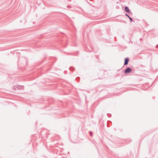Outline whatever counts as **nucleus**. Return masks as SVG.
<instances>
[{"instance_id": "nucleus-2", "label": "nucleus", "mask_w": 158, "mask_h": 158, "mask_svg": "<svg viewBox=\"0 0 158 158\" xmlns=\"http://www.w3.org/2000/svg\"><path fill=\"white\" fill-rule=\"evenodd\" d=\"M129 61V59L128 58H126L125 59V61L124 63V65H126L127 64L128 62Z\"/></svg>"}, {"instance_id": "nucleus-1", "label": "nucleus", "mask_w": 158, "mask_h": 158, "mask_svg": "<svg viewBox=\"0 0 158 158\" xmlns=\"http://www.w3.org/2000/svg\"><path fill=\"white\" fill-rule=\"evenodd\" d=\"M131 69L130 68H128L125 71V73H127L131 72Z\"/></svg>"}, {"instance_id": "nucleus-5", "label": "nucleus", "mask_w": 158, "mask_h": 158, "mask_svg": "<svg viewBox=\"0 0 158 158\" xmlns=\"http://www.w3.org/2000/svg\"><path fill=\"white\" fill-rule=\"evenodd\" d=\"M126 15L128 17L129 16L127 14H126Z\"/></svg>"}, {"instance_id": "nucleus-4", "label": "nucleus", "mask_w": 158, "mask_h": 158, "mask_svg": "<svg viewBox=\"0 0 158 158\" xmlns=\"http://www.w3.org/2000/svg\"><path fill=\"white\" fill-rule=\"evenodd\" d=\"M128 17H129V18L130 19V20H131V21H132V19L131 18H130V17H129V16H128Z\"/></svg>"}, {"instance_id": "nucleus-3", "label": "nucleus", "mask_w": 158, "mask_h": 158, "mask_svg": "<svg viewBox=\"0 0 158 158\" xmlns=\"http://www.w3.org/2000/svg\"><path fill=\"white\" fill-rule=\"evenodd\" d=\"M125 10L127 12H129V10L127 6L125 7Z\"/></svg>"}]
</instances>
